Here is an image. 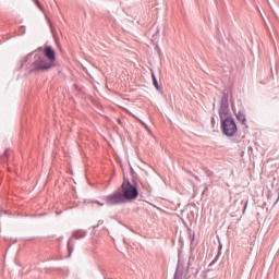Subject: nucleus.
<instances>
[{
  "label": "nucleus",
  "instance_id": "3",
  "mask_svg": "<svg viewBox=\"0 0 279 279\" xmlns=\"http://www.w3.org/2000/svg\"><path fill=\"white\" fill-rule=\"evenodd\" d=\"M105 202L108 204V206L123 204L125 202V196H123V193L118 191L111 195L105 196Z\"/></svg>",
  "mask_w": 279,
  "mask_h": 279
},
{
  "label": "nucleus",
  "instance_id": "2",
  "mask_svg": "<svg viewBox=\"0 0 279 279\" xmlns=\"http://www.w3.org/2000/svg\"><path fill=\"white\" fill-rule=\"evenodd\" d=\"M122 193L124 199H136L138 197L136 185H133L130 181L122 183Z\"/></svg>",
  "mask_w": 279,
  "mask_h": 279
},
{
  "label": "nucleus",
  "instance_id": "6",
  "mask_svg": "<svg viewBox=\"0 0 279 279\" xmlns=\"http://www.w3.org/2000/svg\"><path fill=\"white\" fill-rule=\"evenodd\" d=\"M235 117L238 121L242 122V125H245L247 128V118L245 117V113H243V111H238V113H235Z\"/></svg>",
  "mask_w": 279,
  "mask_h": 279
},
{
  "label": "nucleus",
  "instance_id": "7",
  "mask_svg": "<svg viewBox=\"0 0 279 279\" xmlns=\"http://www.w3.org/2000/svg\"><path fill=\"white\" fill-rule=\"evenodd\" d=\"M74 236H76V239H80V238L84 236V232H75Z\"/></svg>",
  "mask_w": 279,
  "mask_h": 279
},
{
  "label": "nucleus",
  "instance_id": "8",
  "mask_svg": "<svg viewBox=\"0 0 279 279\" xmlns=\"http://www.w3.org/2000/svg\"><path fill=\"white\" fill-rule=\"evenodd\" d=\"M153 78H154V86H156V88H158V81L156 80V76H154V74H153Z\"/></svg>",
  "mask_w": 279,
  "mask_h": 279
},
{
  "label": "nucleus",
  "instance_id": "10",
  "mask_svg": "<svg viewBox=\"0 0 279 279\" xmlns=\"http://www.w3.org/2000/svg\"><path fill=\"white\" fill-rule=\"evenodd\" d=\"M179 258H180V253L178 254Z\"/></svg>",
  "mask_w": 279,
  "mask_h": 279
},
{
  "label": "nucleus",
  "instance_id": "11",
  "mask_svg": "<svg viewBox=\"0 0 279 279\" xmlns=\"http://www.w3.org/2000/svg\"><path fill=\"white\" fill-rule=\"evenodd\" d=\"M177 279H178V276H177Z\"/></svg>",
  "mask_w": 279,
  "mask_h": 279
},
{
  "label": "nucleus",
  "instance_id": "1",
  "mask_svg": "<svg viewBox=\"0 0 279 279\" xmlns=\"http://www.w3.org/2000/svg\"><path fill=\"white\" fill-rule=\"evenodd\" d=\"M218 112L221 121V130L225 136H234L238 132V128L234 118L230 116V104L228 102V93L226 92L222 93Z\"/></svg>",
  "mask_w": 279,
  "mask_h": 279
},
{
  "label": "nucleus",
  "instance_id": "9",
  "mask_svg": "<svg viewBox=\"0 0 279 279\" xmlns=\"http://www.w3.org/2000/svg\"><path fill=\"white\" fill-rule=\"evenodd\" d=\"M68 250H69L70 254H71V252H73V250L71 248V242L68 243Z\"/></svg>",
  "mask_w": 279,
  "mask_h": 279
},
{
  "label": "nucleus",
  "instance_id": "5",
  "mask_svg": "<svg viewBox=\"0 0 279 279\" xmlns=\"http://www.w3.org/2000/svg\"><path fill=\"white\" fill-rule=\"evenodd\" d=\"M44 56H45V58H47V60L56 62V50H53V48H51V46H46L44 48Z\"/></svg>",
  "mask_w": 279,
  "mask_h": 279
},
{
  "label": "nucleus",
  "instance_id": "4",
  "mask_svg": "<svg viewBox=\"0 0 279 279\" xmlns=\"http://www.w3.org/2000/svg\"><path fill=\"white\" fill-rule=\"evenodd\" d=\"M54 62L45 58L33 62V71H47L53 66Z\"/></svg>",
  "mask_w": 279,
  "mask_h": 279
}]
</instances>
